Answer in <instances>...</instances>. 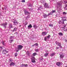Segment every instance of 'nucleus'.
Wrapping results in <instances>:
<instances>
[{
  "instance_id": "obj_1",
  "label": "nucleus",
  "mask_w": 67,
  "mask_h": 67,
  "mask_svg": "<svg viewBox=\"0 0 67 67\" xmlns=\"http://www.w3.org/2000/svg\"><path fill=\"white\" fill-rule=\"evenodd\" d=\"M41 3L42 4H43L44 5V7L45 8H51V7L48 6V4L46 3V2L45 1H42Z\"/></svg>"
},
{
  "instance_id": "obj_2",
  "label": "nucleus",
  "mask_w": 67,
  "mask_h": 67,
  "mask_svg": "<svg viewBox=\"0 0 67 67\" xmlns=\"http://www.w3.org/2000/svg\"><path fill=\"white\" fill-rule=\"evenodd\" d=\"M17 47V48L16 49V51L17 52H19V50H21V49H22V48H23V47L22 46L19 45Z\"/></svg>"
},
{
  "instance_id": "obj_3",
  "label": "nucleus",
  "mask_w": 67,
  "mask_h": 67,
  "mask_svg": "<svg viewBox=\"0 0 67 67\" xmlns=\"http://www.w3.org/2000/svg\"><path fill=\"white\" fill-rule=\"evenodd\" d=\"M66 21V19H62L58 22L59 24H64V21Z\"/></svg>"
},
{
  "instance_id": "obj_4",
  "label": "nucleus",
  "mask_w": 67,
  "mask_h": 67,
  "mask_svg": "<svg viewBox=\"0 0 67 67\" xmlns=\"http://www.w3.org/2000/svg\"><path fill=\"white\" fill-rule=\"evenodd\" d=\"M12 21H13L14 23V25H17L18 24V22H17V21L16 20H15V19H13L12 20Z\"/></svg>"
},
{
  "instance_id": "obj_5",
  "label": "nucleus",
  "mask_w": 67,
  "mask_h": 67,
  "mask_svg": "<svg viewBox=\"0 0 67 67\" xmlns=\"http://www.w3.org/2000/svg\"><path fill=\"white\" fill-rule=\"evenodd\" d=\"M24 13L25 15H29L30 14V13H29V11H27L25 10H24Z\"/></svg>"
},
{
  "instance_id": "obj_6",
  "label": "nucleus",
  "mask_w": 67,
  "mask_h": 67,
  "mask_svg": "<svg viewBox=\"0 0 67 67\" xmlns=\"http://www.w3.org/2000/svg\"><path fill=\"white\" fill-rule=\"evenodd\" d=\"M7 24H8V23H7V22H5L2 25H3L4 29H6V27H7Z\"/></svg>"
},
{
  "instance_id": "obj_7",
  "label": "nucleus",
  "mask_w": 67,
  "mask_h": 67,
  "mask_svg": "<svg viewBox=\"0 0 67 67\" xmlns=\"http://www.w3.org/2000/svg\"><path fill=\"white\" fill-rule=\"evenodd\" d=\"M62 2L60 1L58 3H57V8L59 7L61 5H62Z\"/></svg>"
},
{
  "instance_id": "obj_8",
  "label": "nucleus",
  "mask_w": 67,
  "mask_h": 67,
  "mask_svg": "<svg viewBox=\"0 0 67 67\" xmlns=\"http://www.w3.org/2000/svg\"><path fill=\"white\" fill-rule=\"evenodd\" d=\"M59 55H60V58H64V54L62 52H61L60 54H59Z\"/></svg>"
},
{
  "instance_id": "obj_9",
  "label": "nucleus",
  "mask_w": 67,
  "mask_h": 67,
  "mask_svg": "<svg viewBox=\"0 0 67 67\" xmlns=\"http://www.w3.org/2000/svg\"><path fill=\"white\" fill-rule=\"evenodd\" d=\"M55 43L57 44H58V46H59V47H60V48H61V47H62V46H61V44L59 42H56Z\"/></svg>"
},
{
  "instance_id": "obj_10",
  "label": "nucleus",
  "mask_w": 67,
  "mask_h": 67,
  "mask_svg": "<svg viewBox=\"0 0 67 67\" xmlns=\"http://www.w3.org/2000/svg\"><path fill=\"white\" fill-rule=\"evenodd\" d=\"M2 52L3 54H6V53H8V51L4 49L2 51Z\"/></svg>"
},
{
  "instance_id": "obj_11",
  "label": "nucleus",
  "mask_w": 67,
  "mask_h": 67,
  "mask_svg": "<svg viewBox=\"0 0 67 67\" xmlns=\"http://www.w3.org/2000/svg\"><path fill=\"white\" fill-rule=\"evenodd\" d=\"M36 55H37V53H34L31 56L32 58H35L34 56H35Z\"/></svg>"
},
{
  "instance_id": "obj_12",
  "label": "nucleus",
  "mask_w": 67,
  "mask_h": 67,
  "mask_svg": "<svg viewBox=\"0 0 67 67\" xmlns=\"http://www.w3.org/2000/svg\"><path fill=\"white\" fill-rule=\"evenodd\" d=\"M35 58H32L31 60L32 63H35Z\"/></svg>"
},
{
  "instance_id": "obj_13",
  "label": "nucleus",
  "mask_w": 67,
  "mask_h": 67,
  "mask_svg": "<svg viewBox=\"0 0 67 67\" xmlns=\"http://www.w3.org/2000/svg\"><path fill=\"white\" fill-rule=\"evenodd\" d=\"M66 25H64V27L62 28V29H64V31H67V28H65V27H66Z\"/></svg>"
},
{
  "instance_id": "obj_14",
  "label": "nucleus",
  "mask_w": 67,
  "mask_h": 67,
  "mask_svg": "<svg viewBox=\"0 0 67 67\" xmlns=\"http://www.w3.org/2000/svg\"><path fill=\"white\" fill-rule=\"evenodd\" d=\"M43 16L44 18H46L47 16H48V15H46V14H44L43 15Z\"/></svg>"
},
{
  "instance_id": "obj_15",
  "label": "nucleus",
  "mask_w": 67,
  "mask_h": 67,
  "mask_svg": "<svg viewBox=\"0 0 67 67\" xmlns=\"http://www.w3.org/2000/svg\"><path fill=\"white\" fill-rule=\"evenodd\" d=\"M47 32H43L42 33V34L43 35H45L47 34Z\"/></svg>"
},
{
  "instance_id": "obj_16",
  "label": "nucleus",
  "mask_w": 67,
  "mask_h": 67,
  "mask_svg": "<svg viewBox=\"0 0 67 67\" xmlns=\"http://www.w3.org/2000/svg\"><path fill=\"white\" fill-rule=\"evenodd\" d=\"M15 63L12 62V63H10V66H14V65H15Z\"/></svg>"
},
{
  "instance_id": "obj_17",
  "label": "nucleus",
  "mask_w": 67,
  "mask_h": 67,
  "mask_svg": "<svg viewBox=\"0 0 67 67\" xmlns=\"http://www.w3.org/2000/svg\"><path fill=\"white\" fill-rule=\"evenodd\" d=\"M33 27L34 28H35V29H37V26H36V24L34 25L33 26Z\"/></svg>"
},
{
  "instance_id": "obj_18",
  "label": "nucleus",
  "mask_w": 67,
  "mask_h": 67,
  "mask_svg": "<svg viewBox=\"0 0 67 67\" xmlns=\"http://www.w3.org/2000/svg\"><path fill=\"white\" fill-rule=\"evenodd\" d=\"M28 29H30V28H32V26L31 24H30L28 27Z\"/></svg>"
},
{
  "instance_id": "obj_19",
  "label": "nucleus",
  "mask_w": 67,
  "mask_h": 67,
  "mask_svg": "<svg viewBox=\"0 0 67 67\" xmlns=\"http://www.w3.org/2000/svg\"><path fill=\"white\" fill-rule=\"evenodd\" d=\"M55 55V53H53L52 54H51L50 55V56L51 57H53V56H54Z\"/></svg>"
},
{
  "instance_id": "obj_20",
  "label": "nucleus",
  "mask_w": 67,
  "mask_h": 67,
  "mask_svg": "<svg viewBox=\"0 0 67 67\" xmlns=\"http://www.w3.org/2000/svg\"><path fill=\"white\" fill-rule=\"evenodd\" d=\"M56 65H57L58 66H59L60 65L61 63L60 62H57L56 64Z\"/></svg>"
},
{
  "instance_id": "obj_21",
  "label": "nucleus",
  "mask_w": 67,
  "mask_h": 67,
  "mask_svg": "<svg viewBox=\"0 0 67 67\" xmlns=\"http://www.w3.org/2000/svg\"><path fill=\"white\" fill-rule=\"evenodd\" d=\"M16 30H17V28L15 27L14 29L13 30H12V31L13 32H14V31H16Z\"/></svg>"
},
{
  "instance_id": "obj_22",
  "label": "nucleus",
  "mask_w": 67,
  "mask_h": 67,
  "mask_svg": "<svg viewBox=\"0 0 67 67\" xmlns=\"http://www.w3.org/2000/svg\"><path fill=\"white\" fill-rule=\"evenodd\" d=\"M48 53H46L44 54V56H45V57H47V56H48Z\"/></svg>"
},
{
  "instance_id": "obj_23",
  "label": "nucleus",
  "mask_w": 67,
  "mask_h": 67,
  "mask_svg": "<svg viewBox=\"0 0 67 67\" xmlns=\"http://www.w3.org/2000/svg\"><path fill=\"white\" fill-rule=\"evenodd\" d=\"M6 8H7V7L6 6H4V8H2V10H4V9H5V10H6Z\"/></svg>"
},
{
  "instance_id": "obj_24",
  "label": "nucleus",
  "mask_w": 67,
  "mask_h": 67,
  "mask_svg": "<svg viewBox=\"0 0 67 67\" xmlns=\"http://www.w3.org/2000/svg\"><path fill=\"white\" fill-rule=\"evenodd\" d=\"M64 9L65 10H67V4H66L65 5V7L64 8Z\"/></svg>"
},
{
  "instance_id": "obj_25",
  "label": "nucleus",
  "mask_w": 67,
  "mask_h": 67,
  "mask_svg": "<svg viewBox=\"0 0 67 67\" xmlns=\"http://www.w3.org/2000/svg\"><path fill=\"white\" fill-rule=\"evenodd\" d=\"M9 27L10 28H12V25L11 24H9Z\"/></svg>"
},
{
  "instance_id": "obj_26",
  "label": "nucleus",
  "mask_w": 67,
  "mask_h": 67,
  "mask_svg": "<svg viewBox=\"0 0 67 67\" xmlns=\"http://www.w3.org/2000/svg\"><path fill=\"white\" fill-rule=\"evenodd\" d=\"M58 34L59 35H60V36H62V35H63V33L61 32H60Z\"/></svg>"
},
{
  "instance_id": "obj_27",
  "label": "nucleus",
  "mask_w": 67,
  "mask_h": 67,
  "mask_svg": "<svg viewBox=\"0 0 67 67\" xmlns=\"http://www.w3.org/2000/svg\"><path fill=\"white\" fill-rule=\"evenodd\" d=\"M53 14V13L52 12H50L49 13L48 15V16H49L50 15H52Z\"/></svg>"
},
{
  "instance_id": "obj_28",
  "label": "nucleus",
  "mask_w": 67,
  "mask_h": 67,
  "mask_svg": "<svg viewBox=\"0 0 67 67\" xmlns=\"http://www.w3.org/2000/svg\"><path fill=\"white\" fill-rule=\"evenodd\" d=\"M30 17V15H28L26 17V20H27V19H28V18H29Z\"/></svg>"
},
{
  "instance_id": "obj_29",
  "label": "nucleus",
  "mask_w": 67,
  "mask_h": 67,
  "mask_svg": "<svg viewBox=\"0 0 67 67\" xmlns=\"http://www.w3.org/2000/svg\"><path fill=\"white\" fill-rule=\"evenodd\" d=\"M25 64H22L21 66H20V67H24L25 66Z\"/></svg>"
},
{
  "instance_id": "obj_30",
  "label": "nucleus",
  "mask_w": 67,
  "mask_h": 67,
  "mask_svg": "<svg viewBox=\"0 0 67 67\" xmlns=\"http://www.w3.org/2000/svg\"><path fill=\"white\" fill-rule=\"evenodd\" d=\"M39 50H40L39 49H35V52H38L39 51Z\"/></svg>"
},
{
  "instance_id": "obj_31",
  "label": "nucleus",
  "mask_w": 67,
  "mask_h": 67,
  "mask_svg": "<svg viewBox=\"0 0 67 67\" xmlns=\"http://www.w3.org/2000/svg\"><path fill=\"white\" fill-rule=\"evenodd\" d=\"M14 37L13 36H11L10 37V40L12 39Z\"/></svg>"
},
{
  "instance_id": "obj_32",
  "label": "nucleus",
  "mask_w": 67,
  "mask_h": 67,
  "mask_svg": "<svg viewBox=\"0 0 67 67\" xmlns=\"http://www.w3.org/2000/svg\"><path fill=\"white\" fill-rule=\"evenodd\" d=\"M27 24H28V23H27V22H25L24 23V25H27Z\"/></svg>"
},
{
  "instance_id": "obj_33",
  "label": "nucleus",
  "mask_w": 67,
  "mask_h": 67,
  "mask_svg": "<svg viewBox=\"0 0 67 67\" xmlns=\"http://www.w3.org/2000/svg\"><path fill=\"white\" fill-rule=\"evenodd\" d=\"M51 36L49 35L48 36H47V38L48 39H49V37H50Z\"/></svg>"
},
{
  "instance_id": "obj_34",
  "label": "nucleus",
  "mask_w": 67,
  "mask_h": 67,
  "mask_svg": "<svg viewBox=\"0 0 67 67\" xmlns=\"http://www.w3.org/2000/svg\"><path fill=\"white\" fill-rule=\"evenodd\" d=\"M12 61V60L11 59H9V63H11Z\"/></svg>"
},
{
  "instance_id": "obj_35",
  "label": "nucleus",
  "mask_w": 67,
  "mask_h": 67,
  "mask_svg": "<svg viewBox=\"0 0 67 67\" xmlns=\"http://www.w3.org/2000/svg\"><path fill=\"white\" fill-rule=\"evenodd\" d=\"M13 40H9V42L10 43H12V42H13Z\"/></svg>"
},
{
  "instance_id": "obj_36",
  "label": "nucleus",
  "mask_w": 67,
  "mask_h": 67,
  "mask_svg": "<svg viewBox=\"0 0 67 67\" xmlns=\"http://www.w3.org/2000/svg\"><path fill=\"white\" fill-rule=\"evenodd\" d=\"M15 57L17 56H18V53H15Z\"/></svg>"
},
{
  "instance_id": "obj_37",
  "label": "nucleus",
  "mask_w": 67,
  "mask_h": 67,
  "mask_svg": "<svg viewBox=\"0 0 67 67\" xmlns=\"http://www.w3.org/2000/svg\"><path fill=\"white\" fill-rule=\"evenodd\" d=\"M30 11H33V9H30Z\"/></svg>"
},
{
  "instance_id": "obj_38",
  "label": "nucleus",
  "mask_w": 67,
  "mask_h": 67,
  "mask_svg": "<svg viewBox=\"0 0 67 67\" xmlns=\"http://www.w3.org/2000/svg\"><path fill=\"white\" fill-rule=\"evenodd\" d=\"M41 9H42V7H40L38 9V10H41Z\"/></svg>"
},
{
  "instance_id": "obj_39",
  "label": "nucleus",
  "mask_w": 67,
  "mask_h": 67,
  "mask_svg": "<svg viewBox=\"0 0 67 67\" xmlns=\"http://www.w3.org/2000/svg\"><path fill=\"white\" fill-rule=\"evenodd\" d=\"M67 14V13L65 12H63V14Z\"/></svg>"
},
{
  "instance_id": "obj_40",
  "label": "nucleus",
  "mask_w": 67,
  "mask_h": 67,
  "mask_svg": "<svg viewBox=\"0 0 67 67\" xmlns=\"http://www.w3.org/2000/svg\"><path fill=\"white\" fill-rule=\"evenodd\" d=\"M28 66V65L27 64H25V66H24V67H27Z\"/></svg>"
},
{
  "instance_id": "obj_41",
  "label": "nucleus",
  "mask_w": 67,
  "mask_h": 67,
  "mask_svg": "<svg viewBox=\"0 0 67 67\" xmlns=\"http://www.w3.org/2000/svg\"><path fill=\"white\" fill-rule=\"evenodd\" d=\"M34 44L35 46H38V44L37 43H36Z\"/></svg>"
},
{
  "instance_id": "obj_42",
  "label": "nucleus",
  "mask_w": 67,
  "mask_h": 67,
  "mask_svg": "<svg viewBox=\"0 0 67 67\" xmlns=\"http://www.w3.org/2000/svg\"><path fill=\"white\" fill-rule=\"evenodd\" d=\"M2 49V47H0V51H1Z\"/></svg>"
},
{
  "instance_id": "obj_43",
  "label": "nucleus",
  "mask_w": 67,
  "mask_h": 67,
  "mask_svg": "<svg viewBox=\"0 0 67 67\" xmlns=\"http://www.w3.org/2000/svg\"><path fill=\"white\" fill-rule=\"evenodd\" d=\"M64 3L65 4H66L67 3V2L66 1H64Z\"/></svg>"
},
{
  "instance_id": "obj_44",
  "label": "nucleus",
  "mask_w": 67,
  "mask_h": 67,
  "mask_svg": "<svg viewBox=\"0 0 67 67\" xmlns=\"http://www.w3.org/2000/svg\"><path fill=\"white\" fill-rule=\"evenodd\" d=\"M56 12V11L55 10H52V12L53 13H55V12Z\"/></svg>"
},
{
  "instance_id": "obj_45",
  "label": "nucleus",
  "mask_w": 67,
  "mask_h": 67,
  "mask_svg": "<svg viewBox=\"0 0 67 67\" xmlns=\"http://www.w3.org/2000/svg\"><path fill=\"white\" fill-rule=\"evenodd\" d=\"M44 40L45 41H46V40H47V38H46V37H45L44 38Z\"/></svg>"
},
{
  "instance_id": "obj_46",
  "label": "nucleus",
  "mask_w": 67,
  "mask_h": 67,
  "mask_svg": "<svg viewBox=\"0 0 67 67\" xmlns=\"http://www.w3.org/2000/svg\"><path fill=\"white\" fill-rule=\"evenodd\" d=\"M49 26H51V27H53V25H49Z\"/></svg>"
},
{
  "instance_id": "obj_47",
  "label": "nucleus",
  "mask_w": 67,
  "mask_h": 67,
  "mask_svg": "<svg viewBox=\"0 0 67 67\" xmlns=\"http://www.w3.org/2000/svg\"><path fill=\"white\" fill-rule=\"evenodd\" d=\"M29 7H32V5L30 4L29 5Z\"/></svg>"
},
{
  "instance_id": "obj_48",
  "label": "nucleus",
  "mask_w": 67,
  "mask_h": 67,
  "mask_svg": "<svg viewBox=\"0 0 67 67\" xmlns=\"http://www.w3.org/2000/svg\"><path fill=\"white\" fill-rule=\"evenodd\" d=\"M59 47H56V49H59Z\"/></svg>"
},
{
  "instance_id": "obj_49",
  "label": "nucleus",
  "mask_w": 67,
  "mask_h": 67,
  "mask_svg": "<svg viewBox=\"0 0 67 67\" xmlns=\"http://www.w3.org/2000/svg\"><path fill=\"white\" fill-rule=\"evenodd\" d=\"M22 2H25V0H23L22 1Z\"/></svg>"
},
{
  "instance_id": "obj_50",
  "label": "nucleus",
  "mask_w": 67,
  "mask_h": 67,
  "mask_svg": "<svg viewBox=\"0 0 67 67\" xmlns=\"http://www.w3.org/2000/svg\"><path fill=\"white\" fill-rule=\"evenodd\" d=\"M2 44L3 45H4V42H3V41H2Z\"/></svg>"
},
{
  "instance_id": "obj_51",
  "label": "nucleus",
  "mask_w": 67,
  "mask_h": 67,
  "mask_svg": "<svg viewBox=\"0 0 67 67\" xmlns=\"http://www.w3.org/2000/svg\"><path fill=\"white\" fill-rule=\"evenodd\" d=\"M27 54H30V53H29V51H27Z\"/></svg>"
},
{
  "instance_id": "obj_52",
  "label": "nucleus",
  "mask_w": 67,
  "mask_h": 67,
  "mask_svg": "<svg viewBox=\"0 0 67 67\" xmlns=\"http://www.w3.org/2000/svg\"><path fill=\"white\" fill-rule=\"evenodd\" d=\"M65 17H62V19H65Z\"/></svg>"
},
{
  "instance_id": "obj_53",
  "label": "nucleus",
  "mask_w": 67,
  "mask_h": 67,
  "mask_svg": "<svg viewBox=\"0 0 67 67\" xmlns=\"http://www.w3.org/2000/svg\"><path fill=\"white\" fill-rule=\"evenodd\" d=\"M35 46V45H34V44L33 45H32V46Z\"/></svg>"
},
{
  "instance_id": "obj_54",
  "label": "nucleus",
  "mask_w": 67,
  "mask_h": 67,
  "mask_svg": "<svg viewBox=\"0 0 67 67\" xmlns=\"http://www.w3.org/2000/svg\"><path fill=\"white\" fill-rule=\"evenodd\" d=\"M65 67H67V66H65Z\"/></svg>"
}]
</instances>
